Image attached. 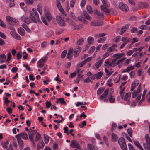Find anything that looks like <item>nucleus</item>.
I'll use <instances>...</instances> for the list:
<instances>
[{
	"label": "nucleus",
	"mask_w": 150,
	"mask_h": 150,
	"mask_svg": "<svg viewBox=\"0 0 150 150\" xmlns=\"http://www.w3.org/2000/svg\"><path fill=\"white\" fill-rule=\"evenodd\" d=\"M30 17L32 21L36 23V18L38 17V13L35 9L33 8L32 11H29Z\"/></svg>",
	"instance_id": "nucleus-1"
},
{
	"label": "nucleus",
	"mask_w": 150,
	"mask_h": 150,
	"mask_svg": "<svg viewBox=\"0 0 150 150\" xmlns=\"http://www.w3.org/2000/svg\"><path fill=\"white\" fill-rule=\"evenodd\" d=\"M69 23L71 28L73 30H79L83 27L82 24L77 25L75 23L72 21L69 20Z\"/></svg>",
	"instance_id": "nucleus-2"
},
{
	"label": "nucleus",
	"mask_w": 150,
	"mask_h": 150,
	"mask_svg": "<svg viewBox=\"0 0 150 150\" xmlns=\"http://www.w3.org/2000/svg\"><path fill=\"white\" fill-rule=\"evenodd\" d=\"M118 143L122 150H127V145L125 139L123 137L120 138L118 139Z\"/></svg>",
	"instance_id": "nucleus-3"
},
{
	"label": "nucleus",
	"mask_w": 150,
	"mask_h": 150,
	"mask_svg": "<svg viewBox=\"0 0 150 150\" xmlns=\"http://www.w3.org/2000/svg\"><path fill=\"white\" fill-rule=\"evenodd\" d=\"M145 138L146 143L143 144V147L146 150H150V138L149 135L148 134H146Z\"/></svg>",
	"instance_id": "nucleus-4"
},
{
	"label": "nucleus",
	"mask_w": 150,
	"mask_h": 150,
	"mask_svg": "<svg viewBox=\"0 0 150 150\" xmlns=\"http://www.w3.org/2000/svg\"><path fill=\"white\" fill-rule=\"evenodd\" d=\"M56 20L58 24L61 27H64L65 25V23L64 19L60 16H57Z\"/></svg>",
	"instance_id": "nucleus-5"
},
{
	"label": "nucleus",
	"mask_w": 150,
	"mask_h": 150,
	"mask_svg": "<svg viewBox=\"0 0 150 150\" xmlns=\"http://www.w3.org/2000/svg\"><path fill=\"white\" fill-rule=\"evenodd\" d=\"M119 8L121 10L125 12H127L128 10V8L127 5L122 2L119 4Z\"/></svg>",
	"instance_id": "nucleus-6"
},
{
	"label": "nucleus",
	"mask_w": 150,
	"mask_h": 150,
	"mask_svg": "<svg viewBox=\"0 0 150 150\" xmlns=\"http://www.w3.org/2000/svg\"><path fill=\"white\" fill-rule=\"evenodd\" d=\"M131 96V93H127L125 94V96L124 97V96H123V98H121L124 101H126L127 103L129 104L130 103V99Z\"/></svg>",
	"instance_id": "nucleus-7"
},
{
	"label": "nucleus",
	"mask_w": 150,
	"mask_h": 150,
	"mask_svg": "<svg viewBox=\"0 0 150 150\" xmlns=\"http://www.w3.org/2000/svg\"><path fill=\"white\" fill-rule=\"evenodd\" d=\"M141 88L140 85H139L136 91L134 90L132 93V97L133 98H134L136 97L137 95H139L141 93H140Z\"/></svg>",
	"instance_id": "nucleus-8"
},
{
	"label": "nucleus",
	"mask_w": 150,
	"mask_h": 150,
	"mask_svg": "<svg viewBox=\"0 0 150 150\" xmlns=\"http://www.w3.org/2000/svg\"><path fill=\"white\" fill-rule=\"evenodd\" d=\"M103 61V59H101L95 64L93 66L94 69H96L99 68L101 65Z\"/></svg>",
	"instance_id": "nucleus-9"
},
{
	"label": "nucleus",
	"mask_w": 150,
	"mask_h": 150,
	"mask_svg": "<svg viewBox=\"0 0 150 150\" xmlns=\"http://www.w3.org/2000/svg\"><path fill=\"white\" fill-rule=\"evenodd\" d=\"M70 146L71 147L81 149V147L79 143L75 140H72L71 142Z\"/></svg>",
	"instance_id": "nucleus-10"
},
{
	"label": "nucleus",
	"mask_w": 150,
	"mask_h": 150,
	"mask_svg": "<svg viewBox=\"0 0 150 150\" xmlns=\"http://www.w3.org/2000/svg\"><path fill=\"white\" fill-rule=\"evenodd\" d=\"M103 74V72L100 71L94 74L91 78V79L94 80L96 79H100L102 77Z\"/></svg>",
	"instance_id": "nucleus-11"
},
{
	"label": "nucleus",
	"mask_w": 150,
	"mask_h": 150,
	"mask_svg": "<svg viewBox=\"0 0 150 150\" xmlns=\"http://www.w3.org/2000/svg\"><path fill=\"white\" fill-rule=\"evenodd\" d=\"M45 60L43 59H41L37 63V65L38 68L42 67L45 64Z\"/></svg>",
	"instance_id": "nucleus-12"
},
{
	"label": "nucleus",
	"mask_w": 150,
	"mask_h": 150,
	"mask_svg": "<svg viewBox=\"0 0 150 150\" xmlns=\"http://www.w3.org/2000/svg\"><path fill=\"white\" fill-rule=\"evenodd\" d=\"M121 61V59H120L117 61L115 59H114L112 62L108 65L110 66V67H113L117 65L119 62Z\"/></svg>",
	"instance_id": "nucleus-13"
},
{
	"label": "nucleus",
	"mask_w": 150,
	"mask_h": 150,
	"mask_svg": "<svg viewBox=\"0 0 150 150\" xmlns=\"http://www.w3.org/2000/svg\"><path fill=\"white\" fill-rule=\"evenodd\" d=\"M139 83V81L137 80H135L132 83L130 90L132 91L137 86Z\"/></svg>",
	"instance_id": "nucleus-14"
},
{
	"label": "nucleus",
	"mask_w": 150,
	"mask_h": 150,
	"mask_svg": "<svg viewBox=\"0 0 150 150\" xmlns=\"http://www.w3.org/2000/svg\"><path fill=\"white\" fill-rule=\"evenodd\" d=\"M18 135H16L15 137L17 139L19 147L22 149L23 147V142L20 137H18Z\"/></svg>",
	"instance_id": "nucleus-15"
},
{
	"label": "nucleus",
	"mask_w": 150,
	"mask_h": 150,
	"mask_svg": "<svg viewBox=\"0 0 150 150\" xmlns=\"http://www.w3.org/2000/svg\"><path fill=\"white\" fill-rule=\"evenodd\" d=\"M108 90L106 89L105 90L104 93L102 94L101 95L99 98L98 99L100 100L101 101L103 99L105 98L108 95Z\"/></svg>",
	"instance_id": "nucleus-16"
},
{
	"label": "nucleus",
	"mask_w": 150,
	"mask_h": 150,
	"mask_svg": "<svg viewBox=\"0 0 150 150\" xmlns=\"http://www.w3.org/2000/svg\"><path fill=\"white\" fill-rule=\"evenodd\" d=\"M56 3L57 6L58 8L62 13H64V11L61 6V4L59 0H56Z\"/></svg>",
	"instance_id": "nucleus-17"
},
{
	"label": "nucleus",
	"mask_w": 150,
	"mask_h": 150,
	"mask_svg": "<svg viewBox=\"0 0 150 150\" xmlns=\"http://www.w3.org/2000/svg\"><path fill=\"white\" fill-rule=\"evenodd\" d=\"M103 24V22L100 21H92L90 23L91 25L94 26H99Z\"/></svg>",
	"instance_id": "nucleus-18"
},
{
	"label": "nucleus",
	"mask_w": 150,
	"mask_h": 150,
	"mask_svg": "<svg viewBox=\"0 0 150 150\" xmlns=\"http://www.w3.org/2000/svg\"><path fill=\"white\" fill-rule=\"evenodd\" d=\"M149 5L146 2H140L138 4V6L141 8H147Z\"/></svg>",
	"instance_id": "nucleus-19"
},
{
	"label": "nucleus",
	"mask_w": 150,
	"mask_h": 150,
	"mask_svg": "<svg viewBox=\"0 0 150 150\" xmlns=\"http://www.w3.org/2000/svg\"><path fill=\"white\" fill-rule=\"evenodd\" d=\"M134 67L135 66L134 65H129L126 69H124L122 72L123 73L129 72L131 70H133L134 69Z\"/></svg>",
	"instance_id": "nucleus-20"
},
{
	"label": "nucleus",
	"mask_w": 150,
	"mask_h": 150,
	"mask_svg": "<svg viewBox=\"0 0 150 150\" xmlns=\"http://www.w3.org/2000/svg\"><path fill=\"white\" fill-rule=\"evenodd\" d=\"M17 135H18V137H22L23 139L26 140L28 138V136L27 134L25 133H22L21 134H19Z\"/></svg>",
	"instance_id": "nucleus-21"
},
{
	"label": "nucleus",
	"mask_w": 150,
	"mask_h": 150,
	"mask_svg": "<svg viewBox=\"0 0 150 150\" xmlns=\"http://www.w3.org/2000/svg\"><path fill=\"white\" fill-rule=\"evenodd\" d=\"M22 21L26 23L27 24H28L30 22V21L29 19L25 16H23L21 18Z\"/></svg>",
	"instance_id": "nucleus-22"
},
{
	"label": "nucleus",
	"mask_w": 150,
	"mask_h": 150,
	"mask_svg": "<svg viewBox=\"0 0 150 150\" xmlns=\"http://www.w3.org/2000/svg\"><path fill=\"white\" fill-rule=\"evenodd\" d=\"M44 146L45 144L42 140L38 144L37 148V150H40V149H42Z\"/></svg>",
	"instance_id": "nucleus-23"
},
{
	"label": "nucleus",
	"mask_w": 150,
	"mask_h": 150,
	"mask_svg": "<svg viewBox=\"0 0 150 150\" xmlns=\"http://www.w3.org/2000/svg\"><path fill=\"white\" fill-rule=\"evenodd\" d=\"M6 56L4 54H2L0 55V61L1 63L6 62Z\"/></svg>",
	"instance_id": "nucleus-24"
},
{
	"label": "nucleus",
	"mask_w": 150,
	"mask_h": 150,
	"mask_svg": "<svg viewBox=\"0 0 150 150\" xmlns=\"http://www.w3.org/2000/svg\"><path fill=\"white\" fill-rule=\"evenodd\" d=\"M108 98L110 102V103H114L115 101V99L114 97L112 96L111 93H110L108 95Z\"/></svg>",
	"instance_id": "nucleus-25"
},
{
	"label": "nucleus",
	"mask_w": 150,
	"mask_h": 150,
	"mask_svg": "<svg viewBox=\"0 0 150 150\" xmlns=\"http://www.w3.org/2000/svg\"><path fill=\"white\" fill-rule=\"evenodd\" d=\"M129 25H127V27H126L125 26L122 27L121 29V30L120 32L119 33L120 35H122L123 34V33L125 32L127 30V29L129 27Z\"/></svg>",
	"instance_id": "nucleus-26"
},
{
	"label": "nucleus",
	"mask_w": 150,
	"mask_h": 150,
	"mask_svg": "<svg viewBox=\"0 0 150 150\" xmlns=\"http://www.w3.org/2000/svg\"><path fill=\"white\" fill-rule=\"evenodd\" d=\"M18 33L21 36H23L25 34V32L24 30L22 28H18Z\"/></svg>",
	"instance_id": "nucleus-27"
},
{
	"label": "nucleus",
	"mask_w": 150,
	"mask_h": 150,
	"mask_svg": "<svg viewBox=\"0 0 150 150\" xmlns=\"http://www.w3.org/2000/svg\"><path fill=\"white\" fill-rule=\"evenodd\" d=\"M6 2L9 4L8 6L10 7H13L15 6L14 0H6Z\"/></svg>",
	"instance_id": "nucleus-28"
},
{
	"label": "nucleus",
	"mask_w": 150,
	"mask_h": 150,
	"mask_svg": "<svg viewBox=\"0 0 150 150\" xmlns=\"http://www.w3.org/2000/svg\"><path fill=\"white\" fill-rule=\"evenodd\" d=\"M135 145L138 148L142 150H143V149L142 146L140 144L139 142L137 140H134L133 141Z\"/></svg>",
	"instance_id": "nucleus-29"
},
{
	"label": "nucleus",
	"mask_w": 150,
	"mask_h": 150,
	"mask_svg": "<svg viewBox=\"0 0 150 150\" xmlns=\"http://www.w3.org/2000/svg\"><path fill=\"white\" fill-rule=\"evenodd\" d=\"M124 54L123 53H118L113 55V57H115L116 59L117 60L118 59L121 58L123 55Z\"/></svg>",
	"instance_id": "nucleus-30"
},
{
	"label": "nucleus",
	"mask_w": 150,
	"mask_h": 150,
	"mask_svg": "<svg viewBox=\"0 0 150 150\" xmlns=\"http://www.w3.org/2000/svg\"><path fill=\"white\" fill-rule=\"evenodd\" d=\"M112 142H116L118 139V137L115 134L112 133Z\"/></svg>",
	"instance_id": "nucleus-31"
},
{
	"label": "nucleus",
	"mask_w": 150,
	"mask_h": 150,
	"mask_svg": "<svg viewBox=\"0 0 150 150\" xmlns=\"http://www.w3.org/2000/svg\"><path fill=\"white\" fill-rule=\"evenodd\" d=\"M125 90V88L124 87H123L122 88H120L119 94L121 96V98H123Z\"/></svg>",
	"instance_id": "nucleus-32"
},
{
	"label": "nucleus",
	"mask_w": 150,
	"mask_h": 150,
	"mask_svg": "<svg viewBox=\"0 0 150 150\" xmlns=\"http://www.w3.org/2000/svg\"><path fill=\"white\" fill-rule=\"evenodd\" d=\"M84 42V40L82 38H80L76 42L77 44L79 45H82Z\"/></svg>",
	"instance_id": "nucleus-33"
},
{
	"label": "nucleus",
	"mask_w": 150,
	"mask_h": 150,
	"mask_svg": "<svg viewBox=\"0 0 150 150\" xmlns=\"http://www.w3.org/2000/svg\"><path fill=\"white\" fill-rule=\"evenodd\" d=\"M106 5H102L100 6L101 10L103 12H105L106 13H109V11L107 8L105 7Z\"/></svg>",
	"instance_id": "nucleus-34"
},
{
	"label": "nucleus",
	"mask_w": 150,
	"mask_h": 150,
	"mask_svg": "<svg viewBox=\"0 0 150 150\" xmlns=\"http://www.w3.org/2000/svg\"><path fill=\"white\" fill-rule=\"evenodd\" d=\"M22 27L24 28L25 30L28 33L31 32V30L28 28L27 25L25 24L24 23L22 25Z\"/></svg>",
	"instance_id": "nucleus-35"
},
{
	"label": "nucleus",
	"mask_w": 150,
	"mask_h": 150,
	"mask_svg": "<svg viewBox=\"0 0 150 150\" xmlns=\"http://www.w3.org/2000/svg\"><path fill=\"white\" fill-rule=\"evenodd\" d=\"M9 144V142L8 141H6V142H4L1 143V145L4 148H7Z\"/></svg>",
	"instance_id": "nucleus-36"
},
{
	"label": "nucleus",
	"mask_w": 150,
	"mask_h": 150,
	"mask_svg": "<svg viewBox=\"0 0 150 150\" xmlns=\"http://www.w3.org/2000/svg\"><path fill=\"white\" fill-rule=\"evenodd\" d=\"M87 41L89 44H92L94 42V39L91 37H89L87 39Z\"/></svg>",
	"instance_id": "nucleus-37"
},
{
	"label": "nucleus",
	"mask_w": 150,
	"mask_h": 150,
	"mask_svg": "<svg viewBox=\"0 0 150 150\" xmlns=\"http://www.w3.org/2000/svg\"><path fill=\"white\" fill-rule=\"evenodd\" d=\"M44 140L45 144H47L49 142V137L46 134H44Z\"/></svg>",
	"instance_id": "nucleus-38"
},
{
	"label": "nucleus",
	"mask_w": 150,
	"mask_h": 150,
	"mask_svg": "<svg viewBox=\"0 0 150 150\" xmlns=\"http://www.w3.org/2000/svg\"><path fill=\"white\" fill-rule=\"evenodd\" d=\"M59 102H60L62 104H65L66 105V103L64 98H60L58 99L56 102V103H58Z\"/></svg>",
	"instance_id": "nucleus-39"
},
{
	"label": "nucleus",
	"mask_w": 150,
	"mask_h": 150,
	"mask_svg": "<svg viewBox=\"0 0 150 150\" xmlns=\"http://www.w3.org/2000/svg\"><path fill=\"white\" fill-rule=\"evenodd\" d=\"M86 9L88 12L91 14L93 12V11L91 7L90 6H86Z\"/></svg>",
	"instance_id": "nucleus-40"
},
{
	"label": "nucleus",
	"mask_w": 150,
	"mask_h": 150,
	"mask_svg": "<svg viewBox=\"0 0 150 150\" xmlns=\"http://www.w3.org/2000/svg\"><path fill=\"white\" fill-rule=\"evenodd\" d=\"M6 20L10 24L11 23L12 20H13V18L9 16H7L6 17Z\"/></svg>",
	"instance_id": "nucleus-41"
},
{
	"label": "nucleus",
	"mask_w": 150,
	"mask_h": 150,
	"mask_svg": "<svg viewBox=\"0 0 150 150\" xmlns=\"http://www.w3.org/2000/svg\"><path fill=\"white\" fill-rule=\"evenodd\" d=\"M121 75L120 74L118 75L114 79V81L115 83H116L119 81L120 79V77Z\"/></svg>",
	"instance_id": "nucleus-42"
},
{
	"label": "nucleus",
	"mask_w": 150,
	"mask_h": 150,
	"mask_svg": "<svg viewBox=\"0 0 150 150\" xmlns=\"http://www.w3.org/2000/svg\"><path fill=\"white\" fill-rule=\"evenodd\" d=\"M37 132L35 130H32L30 129L29 131V135L33 136V135Z\"/></svg>",
	"instance_id": "nucleus-43"
},
{
	"label": "nucleus",
	"mask_w": 150,
	"mask_h": 150,
	"mask_svg": "<svg viewBox=\"0 0 150 150\" xmlns=\"http://www.w3.org/2000/svg\"><path fill=\"white\" fill-rule=\"evenodd\" d=\"M106 38L105 37H103L99 39L97 42L98 43H103L106 40Z\"/></svg>",
	"instance_id": "nucleus-44"
},
{
	"label": "nucleus",
	"mask_w": 150,
	"mask_h": 150,
	"mask_svg": "<svg viewBox=\"0 0 150 150\" xmlns=\"http://www.w3.org/2000/svg\"><path fill=\"white\" fill-rule=\"evenodd\" d=\"M131 40V39L128 38L127 37H123L122 38L121 41L124 42H125L126 41H128V43Z\"/></svg>",
	"instance_id": "nucleus-45"
},
{
	"label": "nucleus",
	"mask_w": 150,
	"mask_h": 150,
	"mask_svg": "<svg viewBox=\"0 0 150 150\" xmlns=\"http://www.w3.org/2000/svg\"><path fill=\"white\" fill-rule=\"evenodd\" d=\"M93 12L95 14L97 15L98 16H99L100 18H101V17H103V14L100 12H99L97 10H94Z\"/></svg>",
	"instance_id": "nucleus-46"
},
{
	"label": "nucleus",
	"mask_w": 150,
	"mask_h": 150,
	"mask_svg": "<svg viewBox=\"0 0 150 150\" xmlns=\"http://www.w3.org/2000/svg\"><path fill=\"white\" fill-rule=\"evenodd\" d=\"M88 150H95V148L93 145L91 144H89L88 145Z\"/></svg>",
	"instance_id": "nucleus-47"
},
{
	"label": "nucleus",
	"mask_w": 150,
	"mask_h": 150,
	"mask_svg": "<svg viewBox=\"0 0 150 150\" xmlns=\"http://www.w3.org/2000/svg\"><path fill=\"white\" fill-rule=\"evenodd\" d=\"M104 90V88L101 87L99 88L97 90V94L98 95L100 94Z\"/></svg>",
	"instance_id": "nucleus-48"
},
{
	"label": "nucleus",
	"mask_w": 150,
	"mask_h": 150,
	"mask_svg": "<svg viewBox=\"0 0 150 150\" xmlns=\"http://www.w3.org/2000/svg\"><path fill=\"white\" fill-rule=\"evenodd\" d=\"M132 129L131 128H129L127 129V132L129 135L131 137H132Z\"/></svg>",
	"instance_id": "nucleus-49"
},
{
	"label": "nucleus",
	"mask_w": 150,
	"mask_h": 150,
	"mask_svg": "<svg viewBox=\"0 0 150 150\" xmlns=\"http://www.w3.org/2000/svg\"><path fill=\"white\" fill-rule=\"evenodd\" d=\"M84 17L87 19L88 20H91V18L89 14H88L86 13H84L83 14Z\"/></svg>",
	"instance_id": "nucleus-50"
},
{
	"label": "nucleus",
	"mask_w": 150,
	"mask_h": 150,
	"mask_svg": "<svg viewBox=\"0 0 150 150\" xmlns=\"http://www.w3.org/2000/svg\"><path fill=\"white\" fill-rule=\"evenodd\" d=\"M7 59H6V61L8 62H9L11 58V55L10 52L8 53L7 54Z\"/></svg>",
	"instance_id": "nucleus-51"
},
{
	"label": "nucleus",
	"mask_w": 150,
	"mask_h": 150,
	"mask_svg": "<svg viewBox=\"0 0 150 150\" xmlns=\"http://www.w3.org/2000/svg\"><path fill=\"white\" fill-rule=\"evenodd\" d=\"M67 53V51L66 50H64L62 52L61 55V57L62 58H64L65 57Z\"/></svg>",
	"instance_id": "nucleus-52"
},
{
	"label": "nucleus",
	"mask_w": 150,
	"mask_h": 150,
	"mask_svg": "<svg viewBox=\"0 0 150 150\" xmlns=\"http://www.w3.org/2000/svg\"><path fill=\"white\" fill-rule=\"evenodd\" d=\"M106 35V34L104 33L97 34L96 35V37L98 38L101 37H103L105 36Z\"/></svg>",
	"instance_id": "nucleus-53"
},
{
	"label": "nucleus",
	"mask_w": 150,
	"mask_h": 150,
	"mask_svg": "<svg viewBox=\"0 0 150 150\" xmlns=\"http://www.w3.org/2000/svg\"><path fill=\"white\" fill-rule=\"evenodd\" d=\"M13 37L15 39H16L18 40H20L21 39V37L19 35H18L17 33L15 34L13 36Z\"/></svg>",
	"instance_id": "nucleus-54"
},
{
	"label": "nucleus",
	"mask_w": 150,
	"mask_h": 150,
	"mask_svg": "<svg viewBox=\"0 0 150 150\" xmlns=\"http://www.w3.org/2000/svg\"><path fill=\"white\" fill-rule=\"evenodd\" d=\"M110 55V53L107 51L105 53L103 56V58L102 59H103V60L104 59L108 57Z\"/></svg>",
	"instance_id": "nucleus-55"
},
{
	"label": "nucleus",
	"mask_w": 150,
	"mask_h": 150,
	"mask_svg": "<svg viewBox=\"0 0 150 150\" xmlns=\"http://www.w3.org/2000/svg\"><path fill=\"white\" fill-rule=\"evenodd\" d=\"M40 138H41L40 134L39 133H37L36 135V139L35 141H38Z\"/></svg>",
	"instance_id": "nucleus-56"
},
{
	"label": "nucleus",
	"mask_w": 150,
	"mask_h": 150,
	"mask_svg": "<svg viewBox=\"0 0 150 150\" xmlns=\"http://www.w3.org/2000/svg\"><path fill=\"white\" fill-rule=\"evenodd\" d=\"M128 146L129 147V150H135V149L133 146L130 143H128Z\"/></svg>",
	"instance_id": "nucleus-57"
},
{
	"label": "nucleus",
	"mask_w": 150,
	"mask_h": 150,
	"mask_svg": "<svg viewBox=\"0 0 150 150\" xmlns=\"http://www.w3.org/2000/svg\"><path fill=\"white\" fill-rule=\"evenodd\" d=\"M128 43V41H126L125 42H124L120 46V48L121 49L123 48L125 45L127 44Z\"/></svg>",
	"instance_id": "nucleus-58"
},
{
	"label": "nucleus",
	"mask_w": 150,
	"mask_h": 150,
	"mask_svg": "<svg viewBox=\"0 0 150 150\" xmlns=\"http://www.w3.org/2000/svg\"><path fill=\"white\" fill-rule=\"evenodd\" d=\"M81 51V48L79 47H77L74 50V53H76V52H79V53Z\"/></svg>",
	"instance_id": "nucleus-59"
},
{
	"label": "nucleus",
	"mask_w": 150,
	"mask_h": 150,
	"mask_svg": "<svg viewBox=\"0 0 150 150\" xmlns=\"http://www.w3.org/2000/svg\"><path fill=\"white\" fill-rule=\"evenodd\" d=\"M41 20L43 23L47 25H48V23L45 19L43 17H41Z\"/></svg>",
	"instance_id": "nucleus-60"
},
{
	"label": "nucleus",
	"mask_w": 150,
	"mask_h": 150,
	"mask_svg": "<svg viewBox=\"0 0 150 150\" xmlns=\"http://www.w3.org/2000/svg\"><path fill=\"white\" fill-rule=\"evenodd\" d=\"M86 63V62L84 60L83 61L81 62V63H79L78 65L80 67H82L84 64H85Z\"/></svg>",
	"instance_id": "nucleus-61"
},
{
	"label": "nucleus",
	"mask_w": 150,
	"mask_h": 150,
	"mask_svg": "<svg viewBox=\"0 0 150 150\" xmlns=\"http://www.w3.org/2000/svg\"><path fill=\"white\" fill-rule=\"evenodd\" d=\"M47 42L44 41L42 42L41 44V47L42 48H44L46 47L47 45Z\"/></svg>",
	"instance_id": "nucleus-62"
},
{
	"label": "nucleus",
	"mask_w": 150,
	"mask_h": 150,
	"mask_svg": "<svg viewBox=\"0 0 150 150\" xmlns=\"http://www.w3.org/2000/svg\"><path fill=\"white\" fill-rule=\"evenodd\" d=\"M22 54L21 52H18L17 54V58L18 59H20L22 57Z\"/></svg>",
	"instance_id": "nucleus-63"
},
{
	"label": "nucleus",
	"mask_w": 150,
	"mask_h": 150,
	"mask_svg": "<svg viewBox=\"0 0 150 150\" xmlns=\"http://www.w3.org/2000/svg\"><path fill=\"white\" fill-rule=\"evenodd\" d=\"M139 28L140 29H142V30H145L147 29V27H146V26L145 25H142L140 26L139 27Z\"/></svg>",
	"instance_id": "nucleus-64"
}]
</instances>
